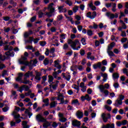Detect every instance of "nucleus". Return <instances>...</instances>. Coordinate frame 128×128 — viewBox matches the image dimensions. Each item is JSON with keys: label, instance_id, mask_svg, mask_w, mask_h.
<instances>
[{"label": "nucleus", "instance_id": "obj_1", "mask_svg": "<svg viewBox=\"0 0 128 128\" xmlns=\"http://www.w3.org/2000/svg\"><path fill=\"white\" fill-rule=\"evenodd\" d=\"M54 3H51L48 5V8L45 7L43 9V12H45L46 10H50L49 12H46L45 13L42 12L41 10L39 11L38 14L39 16H54V8H52Z\"/></svg>", "mask_w": 128, "mask_h": 128}, {"label": "nucleus", "instance_id": "obj_2", "mask_svg": "<svg viewBox=\"0 0 128 128\" xmlns=\"http://www.w3.org/2000/svg\"><path fill=\"white\" fill-rule=\"evenodd\" d=\"M68 44H70L71 48L76 50H78V48H80V40L78 39L75 40L74 41H72V39H68Z\"/></svg>", "mask_w": 128, "mask_h": 128}, {"label": "nucleus", "instance_id": "obj_3", "mask_svg": "<svg viewBox=\"0 0 128 128\" xmlns=\"http://www.w3.org/2000/svg\"><path fill=\"white\" fill-rule=\"evenodd\" d=\"M36 120H38V122H44L43 124V126L46 128H48L50 126V124L48 122L46 121V120L40 114H38L36 115Z\"/></svg>", "mask_w": 128, "mask_h": 128}, {"label": "nucleus", "instance_id": "obj_4", "mask_svg": "<svg viewBox=\"0 0 128 128\" xmlns=\"http://www.w3.org/2000/svg\"><path fill=\"white\" fill-rule=\"evenodd\" d=\"M124 96L121 94L119 96V98L116 100L114 105L115 106H122V100H124Z\"/></svg>", "mask_w": 128, "mask_h": 128}, {"label": "nucleus", "instance_id": "obj_5", "mask_svg": "<svg viewBox=\"0 0 128 128\" xmlns=\"http://www.w3.org/2000/svg\"><path fill=\"white\" fill-rule=\"evenodd\" d=\"M38 64V60L36 59H34V60H31L30 62L28 63V65H27L29 66L30 70H32V66H36V65Z\"/></svg>", "mask_w": 128, "mask_h": 128}, {"label": "nucleus", "instance_id": "obj_6", "mask_svg": "<svg viewBox=\"0 0 128 128\" xmlns=\"http://www.w3.org/2000/svg\"><path fill=\"white\" fill-rule=\"evenodd\" d=\"M102 118L104 122H108V118H111L110 114H107V117H106V114L102 113Z\"/></svg>", "mask_w": 128, "mask_h": 128}, {"label": "nucleus", "instance_id": "obj_7", "mask_svg": "<svg viewBox=\"0 0 128 128\" xmlns=\"http://www.w3.org/2000/svg\"><path fill=\"white\" fill-rule=\"evenodd\" d=\"M72 126H77V128H80V122L76 120H74L72 121Z\"/></svg>", "mask_w": 128, "mask_h": 128}, {"label": "nucleus", "instance_id": "obj_8", "mask_svg": "<svg viewBox=\"0 0 128 128\" xmlns=\"http://www.w3.org/2000/svg\"><path fill=\"white\" fill-rule=\"evenodd\" d=\"M76 116L78 118H84V113L78 110L76 112Z\"/></svg>", "mask_w": 128, "mask_h": 128}, {"label": "nucleus", "instance_id": "obj_9", "mask_svg": "<svg viewBox=\"0 0 128 128\" xmlns=\"http://www.w3.org/2000/svg\"><path fill=\"white\" fill-rule=\"evenodd\" d=\"M93 68L94 70H96V68H102V62H98L96 64H94L93 65Z\"/></svg>", "mask_w": 128, "mask_h": 128}, {"label": "nucleus", "instance_id": "obj_10", "mask_svg": "<svg viewBox=\"0 0 128 128\" xmlns=\"http://www.w3.org/2000/svg\"><path fill=\"white\" fill-rule=\"evenodd\" d=\"M86 16H96V12L95 11L93 12L92 15V12H89L86 13Z\"/></svg>", "mask_w": 128, "mask_h": 128}, {"label": "nucleus", "instance_id": "obj_11", "mask_svg": "<svg viewBox=\"0 0 128 128\" xmlns=\"http://www.w3.org/2000/svg\"><path fill=\"white\" fill-rule=\"evenodd\" d=\"M64 8V6H60L58 8L59 12H66V9Z\"/></svg>", "mask_w": 128, "mask_h": 128}, {"label": "nucleus", "instance_id": "obj_12", "mask_svg": "<svg viewBox=\"0 0 128 128\" xmlns=\"http://www.w3.org/2000/svg\"><path fill=\"white\" fill-rule=\"evenodd\" d=\"M18 62L20 64H24V66H28V62L26 60H18Z\"/></svg>", "mask_w": 128, "mask_h": 128}, {"label": "nucleus", "instance_id": "obj_13", "mask_svg": "<svg viewBox=\"0 0 128 128\" xmlns=\"http://www.w3.org/2000/svg\"><path fill=\"white\" fill-rule=\"evenodd\" d=\"M5 54L6 56H7L8 58V56H14V52H12L10 53V51H8V52H5Z\"/></svg>", "mask_w": 128, "mask_h": 128}, {"label": "nucleus", "instance_id": "obj_14", "mask_svg": "<svg viewBox=\"0 0 128 128\" xmlns=\"http://www.w3.org/2000/svg\"><path fill=\"white\" fill-rule=\"evenodd\" d=\"M30 76H34V73L32 72L28 71L24 74V76H26V78H30Z\"/></svg>", "mask_w": 128, "mask_h": 128}, {"label": "nucleus", "instance_id": "obj_15", "mask_svg": "<svg viewBox=\"0 0 128 128\" xmlns=\"http://www.w3.org/2000/svg\"><path fill=\"white\" fill-rule=\"evenodd\" d=\"M116 44L114 42H112L110 44V46H108L107 50H112V48Z\"/></svg>", "mask_w": 128, "mask_h": 128}, {"label": "nucleus", "instance_id": "obj_16", "mask_svg": "<svg viewBox=\"0 0 128 128\" xmlns=\"http://www.w3.org/2000/svg\"><path fill=\"white\" fill-rule=\"evenodd\" d=\"M106 16H118V14H116V15L114 14H112L110 12H107L106 14Z\"/></svg>", "mask_w": 128, "mask_h": 128}, {"label": "nucleus", "instance_id": "obj_17", "mask_svg": "<svg viewBox=\"0 0 128 128\" xmlns=\"http://www.w3.org/2000/svg\"><path fill=\"white\" fill-rule=\"evenodd\" d=\"M40 73L36 72V76H35L36 80H40Z\"/></svg>", "mask_w": 128, "mask_h": 128}, {"label": "nucleus", "instance_id": "obj_18", "mask_svg": "<svg viewBox=\"0 0 128 128\" xmlns=\"http://www.w3.org/2000/svg\"><path fill=\"white\" fill-rule=\"evenodd\" d=\"M58 104V102H52L50 104V108H56V105Z\"/></svg>", "mask_w": 128, "mask_h": 128}, {"label": "nucleus", "instance_id": "obj_19", "mask_svg": "<svg viewBox=\"0 0 128 128\" xmlns=\"http://www.w3.org/2000/svg\"><path fill=\"white\" fill-rule=\"evenodd\" d=\"M22 76H24L22 73H19L18 75V77L16 78V80H17L18 82H20V80H22Z\"/></svg>", "mask_w": 128, "mask_h": 128}, {"label": "nucleus", "instance_id": "obj_20", "mask_svg": "<svg viewBox=\"0 0 128 128\" xmlns=\"http://www.w3.org/2000/svg\"><path fill=\"white\" fill-rule=\"evenodd\" d=\"M112 78H113L116 80L117 78H120V74H118V73H114L112 74Z\"/></svg>", "mask_w": 128, "mask_h": 128}, {"label": "nucleus", "instance_id": "obj_21", "mask_svg": "<svg viewBox=\"0 0 128 128\" xmlns=\"http://www.w3.org/2000/svg\"><path fill=\"white\" fill-rule=\"evenodd\" d=\"M99 88L100 90V92H104V88H104V85H100Z\"/></svg>", "mask_w": 128, "mask_h": 128}, {"label": "nucleus", "instance_id": "obj_22", "mask_svg": "<svg viewBox=\"0 0 128 128\" xmlns=\"http://www.w3.org/2000/svg\"><path fill=\"white\" fill-rule=\"evenodd\" d=\"M107 52L110 56H114V54L112 51H110V50H107Z\"/></svg>", "mask_w": 128, "mask_h": 128}, {"label": "nucleus", "instance_id": "obj_23", "mask_svg": "<svg viewBox=\"0 0 128 128\" xmlns=\"http://www.w3.org/2000/svg\"><path fill=\"white\" fill-rule=\"evenodd\" d=\"M72 10L74 13L76 12L78 10V6H75L74 8H73Z\"/></svg>", "mask_w": 128, "mask_h": 128}, {"label": "nucleus", "instance_id": "obj_24", "mask_svg": "<svg viewBox=\"0 0 128 128\" xmlns=\"http://www.w3.org/2000/svg\"><path fill=\"white\" fill-rule=\"evenodd\" d=\"M78 104V106H80V103H78V100H74L72 101V104Z\"/></svg>", "mask_w": 128, "mask_h": 128}, {"label": "nucleus", "instance_id": "obj_25", "mask_svg": "<svg viewBox=\"0 0 128 128\" xmlns=\"http://www.w3.org/2000/svg\"><path fill=\"white\" fill-rule=\"evenodd\" d=\"M52 80H54V77H52V76H48V82H50H50H52Z\"/></svg>", "mask_w": 128, "mask_h": 128}, {"label": "nucleus", "instance_id": "obj_26", "mask_svg": "<svg viewBox=\"0 0 128 128\" xmlns=\"http://www.w3.org/2000/svg\"><path fill=\"white\" fill-rule=\"evenodd\" d=\"M59 120L62 122H66V118L62 117V118H60Z\"/></svg>", "mask_w": 128, "mask_h": 128}, {"label": "nucleus", "instance_id": "obj_27", "mask_svg": "<svg viewBox=\"0 0 128 128\" xmlns=\"http://www.w3.org/2000/svg\"><path fill=\"white\" fill-rule=\"evenodd\" d=\"M85 98L86 100L88 102H90V100H92V98L90 97V96L88 94H86L85 96Z\"/></svg>", "mask_w": 128, "mask_h": 128}, {"label": "nucleus", "instance_id": "obj_28", "mask_svg": "<svg viewBox=\"0 0 128 128\" xmlns=\"http://www.w3.org/2000/svg\"><path fill=\"white\" fill-rule=\"evenodd\" d=\"M52 88H53V90H56V88H58V84H54V82H52Z\"/></svg>", "mask_w": 128, "mask_h": 128}, {"label": "nucleus", "instance_id": "obj_29", "mask_svg": "<svg viewBox=\"0 0 128 128\" xmlns=\"http://www.w3.org/2000/svg\"><path fill=\"white\" fill-rule=\"evenodd\" d=\"M49 62L50 61H48V58H46L44 61V64L45 66H46V65L48 64Z\"/></svg>", "mask_w": 128, "mask_h": 128}, {"label": "nucleus", "instance_id": "obj_30", "mask_svg": "<svg viewBox=\"0 0 128 128\" xmlns=\"http://www.w3.org/2000/svg\"><path fill=\"white\" fill-rule=\"evenodd\" d=\"M103 81L106 82V78H108V74H104L103 75Z\"/></svg>", "mask_w": 128, "mask_h": 128}, {"label": "nucleus", "instance_id": "obj_31", "mask_svg": "<svg viewBox=\"0 0 128 128\" xmlns=\"http://www.w3.org/2000/svg\"><path fill=\"white\" fill-rule=\"evenodd\" d=\"M105 108H106L108 112H110V110H112V107L108 106V105H105Z\"/></svg>", "mask_w": 128, "mask_h": 128}, {"label": "nucleus", "instance_id": "obj_32", "mask_svg": "<svg viewBox=\"0 0 128 128\" xmlns=\"http://www.w3.org/2000/svg\"><path fill=\"white\" fill-rule=\"evenodd\" d=\"M12 30L13 34H16V32H18V29L14 28V27H12Z\"/></svg>", "mask_w": 128, "mask_h": 128}, {"label": "nucleus", "instance_id": "obj_33", "mask_svg": "<svg viewBox=\"0 0 128 128\" xmlns=\"http://www.w3.org/2000/svg\"><path fill=\"white\" fill-rule=\"evenodd\" d=\"M46 42L44 41H42V42H40V45L42 46H46Z\"/></svg>", "mask_w": 128, "mask_h": 128}, {"label": "nucleus", "instance_id": "obj_34", "mask_svg": "<svg viewBox=\"0 0 128 128\" xmlns=\"http://www.w3.org/2000/svg\"><path fill=\"white\" fill-rule=\"evenodd\" d=\"M87 34L88 36H92V30H88Z\"/></svg>", "mask_w": 128, "mask_h": 128}, {"label": "nucleus", "instance_id": "obj_35", "mask_svg": "<svg viewBox=\"0 0 128 128\" xmlns=\"http://www.w3.org/2000/svg\"><path fill=\"white\" fill-rule=\"evenodd\" d=\"M53 76H54V78H58V72H54L53 74H52Z\"/></svg>", "mask_w": 128, "mask_h": 128}, {"label": "nucleus", "instance_id": "obj_36", "mask_svg": "<svg viewBox=\"0 0 128 128\" xmlns=\"http://www.w3.org/2000/svg\"><path fill=\"white\" fill-rule=\"evenodd\" d=\"M36 20V16H33L32 17L30 20V22H34V20Z\"/></svg>", "mask_w": 128, "mask_h": 128}, {"label": "nucleus", "instance_id": "obj_37", "mask_svg": "<svg viewBox=\"0 0 128 128\" xmlns=\"http://www.w3.org/2000/svg\"><path fill=\"white\" fill-rule=\"evenodd\" d=\"M67 20H68L70 22H71L72 24H74V20H72V18L70 16H67L66 17Z\"/></svg>", "mask_w": 128, "mask_h": 128}, {"label": "nucleus", "instance_id": "obj_38", "mask_svg": "<svg viewBox=\"0 0 128 128\" xmlns=\"http://www.w3.org/2000/svg\"><path fill=\"white\" fill-rule=\"evenodd\" d=\"M114 86L115 88H118V86H120V84H118V83L116 82L114 84Z\"/></svg>", "mask_w": 128, "mask_h": 128}, {"label": "nucleus", "instance_id": "obj_39", "mask_svg": "<svg viewBox=\"0 0 128 128\" xmlns=\"http://www.w3.org/2000/svg\"><path fill=\"white\" fill-rule=\"evenodd\" d=\"M28 36H30V34L26 32L24 34V38H28Z\"/></svg>", "mask_w": 128, "mask_h": 128}, {"label": "nucleus", "instance_id": "obj_40", "mask_svg": "<svg viewBox=\"0 0 128 128\" xmlns=\"http://www.w3.org/2000/svg\"><path fill=\"white\" fill-rule=\"evenodd\" d=\"M122 36H123L124 38L126 36V32L124 31H122L121 34Z\"/></svg>", "mask_w": 128, "mask_h": 128}, {"label": "nucleus", "instance_id": "obj_41", "mask_svg": "<svg viewBox=\"0 0 128 128\" xmlns=\"http://www.w3.org/2000/svg\"><path fill=\"white\" fill-rule=\"evenodd\" d=\"M84 54H86V52H84V50L82 49L80 51V54L81 56H84Z\"/></svg>", "mask_w": 128, "mask_h": 128}, {"label": "nucleus", "instance_id": "obj_42", "mask_svg": "<svg viewBox=\"0 0 128 128\" xmlns=\"http://www.w3.org/2000/svg\"><path fill=\"white\" fill-rule=\"evenodd\" d=\"M20 114H18V115L14 114V118H15V120H18V118H20Z\"/></svg>", "mask_w": 128, "mask_h": 128}, {"label": "nucleus", "instance_id": "obj_43", "mask_svg": "<svg viewBox=\"0 0 128 128\" xmlns=\"http://www.w3.org/2000/svg\"><path fill=\"white\" fill-rule=\"evenodd\" d=\"M102 64H103V66H106V64H108V62L106 61V60H103L102 61Z\"/></svg>", "mask_w": 128, "mask_h": 128}, {"label": "nucleus", "instance_id": "obj_44", "mask_svg": "<svg viewBox=\"0 0 128 128\" xmlns=\"http://www.w3.org/2000/svg\"><path fill=\"white\" fill-rule=\"evenodd\" d=\"M34 44H38V40H40V38H36L35 39L34 38Z\"/></svg>", "mask_w": 128, "mask_h": 128}, {"label": "nucleus", "instance_id": "obj_45", "mask_svg": "<svg viewBox=\"0 0 128 128\" xmlns=\"http://www.w3.org/2000/svg\"><path fill=\"white\" fill-rule=\"evenodd\" d=\"M102 128H110V124H106V125H103Z\"/></svg>", "mask_w": 128, "mask_h": 128}, {"label": "nucleus", "instance_id": "obj_46", "mask_svg": "<svg viewBox=\"0 0 128 128\" xmlns=\"http://www.w3.org/2000/svg\"><path fill=\"white\" fill-rule=\"evenodd\" d=\"M68 48V45L66 44H64L63 46L64 50H66Z\"/></svg>", "mask_w": 128, "mask_h": 128}, {"label": "nucleus", "instance_id": "obj_47", "mask_svg": "<svg viewBox=\"0 0 128 128\" xmlns=\"http://www.w3.org/2000/svg\"><path fill=\"white\" fill-rule=\"evenodd\" d=\"M81 42L84 46L86 44V39L84 38H82L81 40Z\"/></svg>", "mask_w": 128, "mask_h": 128}, {"label": "nucleus", "instance_id": "obj_48", "mask_svg": "<svg viewBox=\"0 0 128 128\" xmlns=\"http://www.w3.org/2000/svg\"><path fill=\"white\" fill-rule=\"evenodd\" d=\"M73 14H74V12H72V10H68V16H72Z\"/></svg>", "mask_w": 128, "mask_h": 128}, {"label": "nucleus", "instance_id": "obj_49", "mask_svg": "<svg viewBox=\"0 0 128 128\" xmlns=\"http://www.w3.org/2000/svg\"><path fill=\"white\" fill-rule=\"evenodd\" d=\"M28 40L30 41V44H32V41H34V38L30 37Z\"/></svg>", "mask_w": 128, "mask_h": 128}, {"label": "nucleus", "instance_id": "obj_50", "mask_svg": "<svg viewBox=\"0 0 128 128\" xmlns=\"http://www.w3.org/2000/svg\"><path fill=\"white\" fill-rule=\"evenodd\" d=\"M65 78H66V80L69 82V80H70V76L68 75V76H66Z\"/></svg>", "mask_w": 128, "mask_h": 128}, {"label": "nucleus", "instance_id": "obj_51", "mask_svg": "<svg viewBox=\"0 0 128 128\" xmlns=\"http://www.w3.org/2000/svg\"><path fill=\"white\" fill-rule=\"evenodd\" d=\"M92 52H88L87 54V58H90V57L92 56Z\"/></svg>", "mask_w": 128, "mask_h": 128}, {"label": "nucleus", "instance_id": "obj_52", "mask_svg": "<svg viewBox=\"0 0 128 128\" xmlns=\"http://www.w3.org/2000/svg\"><path fill=\"white\" fill-rule=\"evenodd\" d=\"M87 92H88V94H92V89L88 88V89L87 90Z\"/></svg>", "mask_w": 128, "mask_h": 128}, {"label": "nucleus", "instance_id": "obj_53", "mask_svg": "<svg viewBox=\"0 0 128 128\" xmlns=\"http://www.w3.org/2000/svg\"><path fill=\"white\" fill-rule=\"evenodd\" d=\"M7 72H8V71H6V70H4L2 74V76H4L6 74Z\"/></svg>", "mask_w": 128, "mask_h": 128}, {"label": "nucleus", "instance_id": "obj_54", "mask_svg": "<svg viewBox=\"0 0 128 128\" xmlns=\"http://www.w3.org/2000/svg\"><path fill=\"white\" fill-rule=\"evenodd\" d=\"M10 30V28H5L4 29V31L5 32H8Z\"/></svg>", "mask_w": 128, "mask_h": 128}, {"label": "nucleus", "instance_id": "obj_55", "mask_svg": "<svg viewBox=\"0 0 128 128\" xmlns=\"http://www.w3.org/2000/svg\"><path fill=\"white\" fill-rule=\"evenodd\" d=\"M78 28L80 32H82V26H78Z\"/></svg>", "mask_w": 128, "mask_h": 128}, {"label": "nucleus", "instance_id": "obj_56", "mask_svg": "<svg viewBox=\"0 0 128 128\" xmlns=\"http://www.w3.org/2000/svg\"><path fill=\"white\" fill-rule=\"evenodd\" d=\"M126 40H128V38H122L121 40L122 42H126Z\"/></svg>", "mask_w": 128, "mask_h": 128}, {"label": "nucleus", "instance_id": "obj_57", "mask_svg": "<svg viewBox=\"0 0 128 128\" xmlns=\"http://www.w3.org/2000/svg\"><path fill=\"white\" fill-rule=\"evenodd\" d=\"M52 126H53V128H56V126H58V124H56V122H54Z\"/></svg>", "mask_w": 128, "mask_h": 128}, {"label": "nucleus", "instance_id": "obj_58", "mask_svg": "<svg viewBox=\"0 0 128 128\" xmlns=\"http://www.w3.org/2000/svg\"><path fill=\"white\" fill-rule=\"evenodd\" d=\"M60 104H64V97L61 98L60 103Z\"/></svg>", "mask_w": 128, "mask_h": 128}, {"label": "nucleus", "instance_id": "obj_59", "mask_svg": "<svg viewBox=\"0 0 128 128\" xmlns=\"http://www.w3.org/2000/svg\"><path fill=\"white\" fill-rule=\"evenodd\" d=\"M126 122H128V120H124L122 122V126H126Z\"/></svg>", "mask_w": 128, "mask_h": 128}, {"label": "nucleus", "instance_id": "obj_60", "mask_svg": "<svg viewBox=\"0 0 128 128\" xmlns=\"http://www.w3.org/2000/svg\"><path fill=\"white\" fill-rule=\"evenodd\" d=\"M92 105L94 106H96V100H93L92 102Z\"/></svg>", "mask_w": 128, "mask_h": 128}, {"label": "nucleus", "instance_id": "obj_61", "mask_svg": "<svg viewBox=\"0 0 128 128\" xmlns=\"http://www.w3.org/2000/svg\"><path fill=\"white\" fill-rule=\"evenodd\" d=\"M103 92L105 96H108V90H104Z\"/></svg>", "mask_w": 128, "mask_h": 128}, {"label": "nucleus", "instance_id": "obj_62", "mask_svg": "<svg viewBox=\"0 0 128 128\" xmlns=\"http://www.w3.org/2000/svg\"><path fill=\"white\" fill-rule=\"evenodd\" d=\"M8 48H10V46L6 45L4 46V50H8Z\"/></svg>", "mask_w": 128, "mask_h": 128}, {"label": "nucleus", "instance_id": "obj_63", "mask_svg": "<svg viewBox=\"0 0 128 128\" xmlns=\"http://www.w3.org/2000/svg\"><path fill=\"white\" fill-rule=\"evenodd\" d=\"M3 18L4 20H10V18L8 16H4Z\"/></svg>", "mask_w": 128, "mask_h": 128}, {"label": "nucleus", "instance_id": "obj_64", "mask_svg": "<svg viewBox=\"0 0 128 128\" xmlns=\"http://www.w3.org/2000/svg\"><path fill=\"white\" fill-rule=\"evenodd\" d=\"M109 128H114V124H112L110 125V124Z\"/></svg>", "mask_w": 128, "mask_h": 128}]
</instances>
